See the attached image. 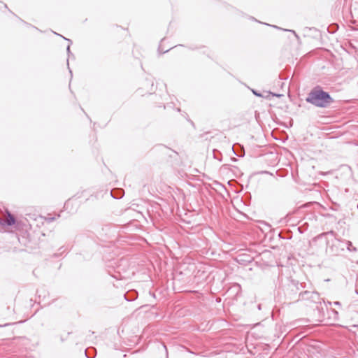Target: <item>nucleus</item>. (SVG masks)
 Segmentation results:
<instances>
[{
    "label": "nucleus",
    "mask_w": 358,
    "mask_h": 358,
    "mask_svg": "<svg viewBox=\"0 0 358 358\" xmlns=\"http://www.w3.org/2000/svg\"><path fill=\"white\" fill-rule=\"evenodd\" d=\"M328 235H331V236H334L335 238H336V233L334 231H327V232H325V233H322L320 236H328Z\"/></svg>",
    "instance_id": "8"
},
{
    "label": "nucleus",
    "mask_w": 358,
    "mask_h": 358,
    "mask_svg": "<svg viewBox=\"0 0 358 358\" xmlns=\"http://www.w3.org/2000/svg\"><path fill=\"white\" fill-rule=\"evenodd\" d=\"M275 96H280V94H275Z\"/></svg>",
    "instance_id": "19"
},
{
    "label": "nucleus",
    "mask_w": 358,
    "mask_h": 358,
    "mask_svg": "<svg viewBox=\"0 0 358 358\" xmlns=\"http://www.w3.org/2000/svg\"><path fill=\"white\" fill-rule=\"evenodd\" d=\"M48 222H52L55 220V217H48Z\"/></svg>",
    "instance_id": "12"
},
{
    "label": "nucleus",
    "mask_w": 358,
    "mask_h": 358,
    "mask_svg": "<svg viewBox=\"0 0 358 358\" xmlns=\"http://www.w3.org/2000/svg\"><path fill=\"white\" fill-rule=\"evenodd\" d=\"M124 190L122 189H113L110 191V195L115 199H121L124 195Z\"/></svg>",
    "instance_id": "5"
},
{
    "label": "nucleus",
    "mask_w": 358,
    "mask_h": 358,
    "mask_svg": "<svg viewBox=\"0 0 358 358\" xmlns=\"http://www.w3.org/2000/svg\"><path fill=\"white\" fill-rule=\"evenodd\" d=\"M69 204V201H68L67 203H65V206H68Z\"/></svg>",
    "instance_id": "18"
},
{
    "label": "nucleus",
    "mask_w": 358,
    "mask_h": 358,
    "mask_svg": "<svg viewBox=\"0 0 358 358\" xmlns=\"http://www.w3.org/2000/svg\"><path fill=\"white\" fill-rule=\"evenodd\" d=\"M306 101L320 108H326L334 102V99L330 94L319 87L314 88L309 92Z\"/></svg>",
    "instance_id": "1"
},
{
    "label": "nucleus",
    "mask_w": 358,
    "mask_h": 358,
    "mask_svg": "<svg viewBox=\"0 0 358 358\" xmlns=\"http://www.w3.org/2000/svg\"><path fill=\"white\" fill-rule=\"evenodd\" d=\"M66 50H67L68 55H69L71 54L70 45H68Z\"/></svg>",
    "instance_id": "11"
},
{
    "label": "nucleus",
    "mask_w": 358,
    "mask_h": 358,
    "mask_svg": "<svg viewBox=\"0 0 358 358\" xmlns=\"http://www.w3.org/2000/svg\"><path fill=\"white\" fill-rule=\"evenodd\" d=\"M357 208H358V204H357Z\"/></svg>",
    "instance_id": "20"
},
{
    "label": "nucleus",
    "mask_w": 358,
    "mask_h": 358,
    "mask_svg": "<svg viewBox=\"0 0 358 358\" xmlns=\"http://www.w3.org/2000/svg\"><path fill=\"white\" fill-rule=\"evenodd\" d=\"M137 296H138V293H137V292L136 291V296H135V299H137Z\"/></svg>",
    "instance_id": "17"
},
{
    "label": "nucleus",
    "mask_w": 358,
    "mask_h": 358,
    "mask_svg": "<svg viewBox=\"0 0 358 358\" xmlns=\"http://www.w3.org/2000/svg\"><path fill=\"white\" fill-rule=\"evenodd\" d=\"M64 38L65 40L68 41L70 43H72V42H71V41L70 39H67V38Z\"/></svg>",
    "instance_id": "16"
},
{
    "label": "nucleus",
    "mask_w": 358,
    "mask_h": 358,
    "mask_svg": "<svg viewBox=\"0 0 358 358\" xmlns=\"http://www.w3.org/2000/svg\"><path fill=\"white\" fill-rule=\"evenodd\" d=\"M253 93H254L256 96H262V94H259V93H257V92H255V91H253Z\"/></svg>",
    "instance_id": "13"
},
{
    "label": "nucleus",
    "mask_w": 358,
    "mask_h": 358,
    "mask_svg": "<svg viewBox=\"0 0 358 358\" xmlns=\"http://www.w3.org/2000/svg\"><path fill=\"white\" fill-rule=\"evenodd\" d=\"M336 242L340 244H344L347 248L348 250L350 252H356L357 248L354 246H352V244L349 241H341V240H336Z\"/></svg>",
    "instance_id": "6"
},
{
    "label": "nucleus",
    "mask_w": 358,
    "mask_h": 358,
    "mask_svg": "<svg viewBox=\"0 0 358 358\" xmlns=\"http://www.w3.org/2000/svg\"><path fill=\"white\" fill-rule=\"evenodd\" d=\"M334 304L336 306H341V303L339 301H335Z\"/></svg>",
    "instance_id": "14"
},
{
    "label": "nucleus",
    "mask_w": 358,
    "mask_h": 358,
    "mask_svg": "<svg viewBox=\"0 0 358 358\" xmlns=\"http://www.w3.org/2000/svg\"><path fill=\"white\" fill-rule=\"evenodd\" d=\"M299 296L302 300H308L315 303H321L320 294L316 292L305 291L300 293Z\"/></svg>",
    "instance_id": "2"
},
{
    "label": "nucleus",
    "mask_w": 358,
    "mask_h": 358,
    "mask_svg": "<svg viewBox=\"0 0 358 358\" xmlns=\"http://www.w3.org/2000/svg\"><path fill=\"white\" fill-rule=\"evenodd\" d=\"M337 238H335V243L332 244L331 246L329 247V249L331 252L334 254H338L341 251H343L345 245L344 244H338L336 242Z\"/></svg>",
    "instance_id": "4"
},
{
    "label": "nucleus",
    "mask_w": 358,
    "mask_h": 358,
    "mask_svg": "<svg viewBox=\"0 0 358 358\" xmlns=\"http://www.w3.org/2000/svg\"><path fill=\"white\" fill-rule=\"evenodd\" d=\"M136 241H142V242H146V240L144 238L138 237L137 235L136 234Z\"/></svg>",
    "instance_id": "10"
},
{
    "label": "nucleus",
    "mask_w": 358,
    "mask_h": 358,
    "mask_svg": "<svg viewBox=\"0 0 358 358\" xmlns=\"http://www.w3.org/2000/svg\"><path fill=\"white\" fill-rule=\"evenodd\" d=\"M16 222V220L15 217L8 211H7V217L6 219H1L0 218V224L5 226H12Z\"/></svg>",
    "instance_id": "3"
},
{
    "label": "nucleus",
    "mask_w": 358,
    "mask_h": 358,
    "mask_svg": "<svg viewBox=\"0 0 358 358\" xmlns=\"http://www.w3.org/2000/svg\"><path fill=\"white\" fill-rule=\"evenodd\" d=\"M85 355H86V357H87V358H92V357H89V356H88V355L87 354V350H85Z\"/></svg>",
    "instance_id": "15"
},
{
    "label": "nucleus",
    "mask_w": 358,
    "mask_h": 358,
    "mask_svg": "<svg viewBox=\"0 0 358 358\" xmlns=\"http://www.w3.org/2000/svg\"><path fill=\"white\" fill-rule=\"evenodd\" d=\"M141 218H144L143 214L141 212L136 210V222H140L139 219H141Z\"/></svg>",
    "instance_id": "7"
},
{
    "label": "nucleus",
    "mask_w": 358,
    "mask_h": 358,
    "mask_svg": "<svg viewBox=\"0 0 358 358\" xmlns=\"http://www.w3.org/2000/svg\"><path fill=\"white\" fill-rule=\"evenodd\" d=\"M129 293H130V291L127 292L126 294H124V297L126 301H132L134 300V299L131 298L129 296Z\"/></svg>",
    "instance_id": "9"
}]
</instances>
